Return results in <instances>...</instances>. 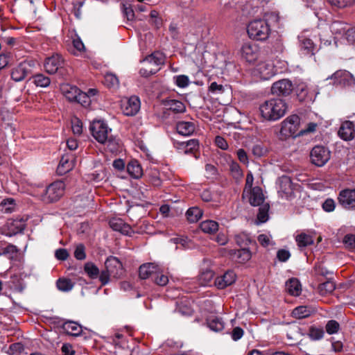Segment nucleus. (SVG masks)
Listing matches in <instances>:
<instances>
[{
	"instance_id": "1",
	"label": "nucleus",
	"mask_w": 355,
	"mask_h": 355,
	"mask_svg": "<svg viewBox=\"0 0 355 355\" xmlns=\"http://www.w3.org/2000/svg\"><path fill=\"white\" fill-rule=\"evenodd\" d=\"M94 138L99 143L107 145L110 151L118 149L119 141L112 135V129L103 121H94L89 126Z\"/></svg>"
},
{
	"instance_id": "2",
	"label": "nucleus",
	"mask_w": 355,
	"mask_h": 355,
	"mask_svg": "<svg viewBox=\"0 0 355 355\" xmlns=\"http://www.w3.org/2000/svg\"><path fill=\"white\" fill-rule=\"evenodd\" d=\"M286 110V103L284 100L279 98L267 100L259 106L261 116L270 121H275L283 117Z\"/></svg>"
},
{
	"instance_id": "3",
	"label": "nucleus",
	"mask_w": 355,
	"mask_h": 355,
	"mask_svg": "<svg viewBox=\"0 0 355 355\" xmlns=\"http://www.w3.org/2000/svg\"><path fill=\"white\" fill-rule=\"evenodd\" d=\"M245 31L250 38L257 41H265L268 38L271 32L268 21L263 19H256L251 21Z\"/></svg>"
},
{
	"instance_id": "4",
	"label": "nucleus",
	"mask_w": 355,
	"mask_h": 355,
	"mask_svg": "<svg viewBox=\"0 0 355 355\" xmlns=\"http://www.w3.org/2000/svg\"><path fill=\"white\" fill-rule=\"evenodd\" d=\"M105 270L100 275V281L102 286L109 282L110 277H119L123 272V266L121 261L115 257L110 256L105 262Z\"/></svg>"
},
{
	"instance_id": "5",
	"label": "nucleus",
	"mask_w": 355,
	"mask_h": 355,
	"mask_svg": "<svg viewBox=\"0 0 355 355\" xmlns=\"http://www.w3.org/2000/svg\"><path fill=\"white\" fill-rule=\"evenodd\" d=\"M248 70L254 81L269 80L275 74L272 66L263 62H258Z\"/></svg>"
},
{
	"instance_id": "6",
	"label": "nucleus",
	"mask_w": 355,
	"mask_h": 355,
	"mask_svg": "<svg viewBox=\"0 0 355 355\" xmlns=\"http://www.w3.org/2000/svg\"><path fill=\"white\" fill-rule=\"evenodd\" d=\"M300 117L293 114L286 118L282 123L280 129L282 135L286 137H295L299 135L297 132L300 125Z\"/></svg>"
},
{
	"instance_id": "7",
	"label": "nucleus",
	"mask_w": 355,
	"mask_h": 355,
	"mask_svg": "<svg viewBox=\"0 0 355 355\" xmlns=\"http://www.w3.org/2000/svg\"><path fill=\"white\" fill-rule=\"evenodd\" d=\"M330 157L331 152L328 148L321 145L314 146L310 153L311 163L319 167L323 166L330 159Z\"/></svg>"
},
{
	"instance_id": "8",
	"label": "nucleus",
	"mask_w": 355,
	"mask_h": 355,
	"mask_svg": "<svg viewBox=\"0 0 355 355\" xmlns=\"http://www.w3.org/2000/svg\"><path fill=\"white\" fill-rule=\"evenodd\" d=\"M65 184L62 181L51 184L45 190L43 200L47 203L58 201L64 194Z\"/></svg>"
},
{
	"instance_id": "9",
	"label": "nucleus",
	"mask_w": 355,
	"mask_h": 355,
	"mask_svg": "<svg viewBox=\"0 0 355 355\" xmlns=\"http://www.w3.org/2000/svg\"><path fill=\"white\" fill-rule=\"evenodd\" d=\"M35 61L25 60L14 67L10 72L11 78L15 82L22 81L28 75L32 73Z\"/></svg>"
},
{
	"instance_id": "10",
	"label": "nucleus",
	"mask_w": 355,
	"mask_h": 355,
	"mask_svg": "<svg viewBox=\"0 0 355 355\" xmlns=\"http://www.w3.org/2000/svg\"><path fill=\"white\" fill-rule=\"evenodd\" d=\"M333 81V85L340 87H349L354 85L355 79L352 74L346 70H338L327 78Z\"/></svg>"
},
{
	"instance_id": "11",
	"label": "nucleus",
	"mask_w": 355,
	"mask_h": 355,
	"mask_svg": "<svg viewBox=\"0 0 355 355\" xmlns=\"http://www.w3.org/2000/svg\"><path fill=\"white\" fill-rule=\"evenodd\" d=\"M339 205L346 210H355V188L341 190L337 198Z\"/></svg>"
},
{
	"instance_id": "12",
	"label": "nucleus",
	"mask_w": 355,
	"mask_h": 355,
	"mask_svg": "<svg viewBox=\"0 0 355 355\" xmlns=\"http://www.w3.org/2000/svg\"><path fill=\"white\" fill-rule=\"evenodd\" d=\"M293 89V83L288 79H282L274 83L271 87L272 94L287 96L291 94Z\"/></svg>"
},
{
	"instance_id": "13",
	"label": "nucleus",
	"mask_w": 355,
	"mask_h": 355,
	"mask_svg": "<svg viewBox=\"0 0 355 355\" xmlns=\"http://www.w3.org/2000/svg\"><path fill=\"white\" fill-rule=\"evenodd\" d=\"M140 100L136 96L125 100L121 105V110L123 114L132 116L136 115L140 110Z\"/></svg>"
},
{
	"instance_id": "14",
	"label": "nucleus",
	"mask_w": 355,
	"mask_h": 355,
	"mask_svg": "<svg viewBox=\"0 0 355 355\" xmlns=\"http://www.w3.org/2000/svg\"><path fill=\"white\" fill-rule=\"evenodd\" d=\"M248 190V200L249 203L253 207H258L264 203L265 196L263 193L262 189L259 186H255L253 188Z\"/></svg>"
},
{
	"instance_id": "15",
	"label": "nucleus",
	"mask_w": 355,
	"mask_h": 355,
	"mask_svg": "<svg viewBox=\"0 0 355 355\" xmlns=\"http://www.w3.org/2000/svg\"><path fill=\"white\" fill-rule=\"evenodd\" d=\"M64 64V60L61 55L56 54L46 58L44 67L46 71L50 74L55 73L59 69H62Z\"/></svg>"
},
{
	"instance_id": "16",
	"label": "nucleus",
	"mask_w": 355,
	"mask_h": 355,
	"mask_svg": "<svg viewBox=\"0 0 355 355\" xmlns=\"http://www.w3.org/2000/svg\"><path fill=\"white\" fill-rule=\"evenodd\" d=\"M27 220L28 216L17 217L15 219L9 220L7 223L9 236L22 232L26 227Z\"/></svg>"
},
{
	"instance_id": "17",
	"label": "nucleus",
	"mask_w": 355,
	"mask_h": 355,
	"mask_svg": "<svg viewBox=\"0 0 355 355\" xmlns=\"http://www.w3.org/2000/svg\"><path fill=\"white\" fill-rule=\"evenodd\" d=\"M109 225L110 227L116 232H119L122 234L131 236L135 232L132 230L131 226L125 223L121 218H113L110 220Z\"/></svg>"
},
{
	"instance_id": "18",
	"label": "nucleus",
	"mask_w": 355,
	"mask_h": 355,
	"mask_svg": "<svg viewBox=\"0 0 355 355\" xmlns=\"http://www.w3.org/2000/svg\"><path fill=\"white\" fill-rule=\"evenodd\" d=\"M338 133L339 137L345 141L353 139L355 134L354 123L350 121L343 122Z\"/></svg>"
},
{
	"instance_id": "19",
	"label": "nucleus",
	"mask_w": 355,
	"mask_h": 355,
	"mask_svg": "<svg viewBox=\"0 0 355 355\" xmlns=\"http://www.w3.org/2000/svg\"><path fill=\"white\" fill-rule=\"evenodd\" d=\"M277 183L279 187V193H282L286 198H288L293 194V184L290 177L282 175L279 178Z\"/></svg>"
},
{
	"instance_id": "20",
	"label": "nucleus",
	"mask_w": 355,
	"mask_h": 355,
	"mask_svg": "<svg viewBox=\"0 0 355 355\" xmlns=\"http://www.w3.org/2000/svg\"><path fill=\"white\" fill-rule=\"evenodd\" d=\"M164 61L165 56L159 51L153 53L151 55L146 56L143 60L144 63L153 68H159V66L164 64Z\"/></svg>"
},
{
	"instance_id": "21",
	"label": "nucleus",
	"mask_w": 355,
	"mask_h": 355,
	"mask_svg": "<svg viewBox=\"0 0 355 355\" xmlns=\"http://www.w3.org/2000/svg\"><path fill=\"white\" fill-rule=\"evenodd\" d=\"M259 56V53L257 50H253L250 45H245V73H249V69L255 67L254 63Z\"/></svg>"
},
{
	"instance_id": "22",
	"label": "nucleus",
	"mask_w": 355,
	"mask_h": 355,
	"mask_svg": "<svg viewBox=\"0 0 355 355\" xmlns=\"http://www.w3.org/2000/svg\"><path fill=\"white\" fill-rule=\"evenodd\" d=\"M236 275L233 271H227L223 276L215 279V285L219 289H223L235 282Z\"/></svg>"
},
{
	"instance_id": "23",
	"label": "nucleus",
	"mask_w": 355,
	"mask_h": 355,
	"mask_svg": "<svg viewBox=\"0 0 355 355\" xmlns=\"http://www.w3.org/2000/svg\"><path fill=\"white\" fill-rule=\"evenodd\" d=\"M227 162L232 177L236 182H241L243 173L240 165L236 162L232 160L230 157H228Z\"/></svg>"
},
{
	"instance_id": "24",
	"label": "nucleus",
	"mask_w": 355,
	"mask_h": 355,
	"mask_svg": "<svg viewBox=\"0 0 355 355\" xmlns=\"http://www.w3.org/2000/svg\"><path fill=\"white\" fill-rule=\"evenodd\" d=\"M61 327L66 334L73 336H78L82 333V327L74 321H66Z\"/></svg>"
},
{
	"instance_id": "25",
	"label": "nucleus",
	"mask_w": 355,
	"mask_h": 355,
	"mask_svg": "<svg viewBox=\"0 0 355 355\" xmlns=\"http://www.w3.org/2000/svg\"><path fill=\"white\" fill-rule=\"evenodd\" d=\"M196 129L195 124L189 121H179L176 124L177 132L183 136L191 135Z\"/></svg>"
},
{
	"instance_id": "26",
	"label": "nucleus",
	"mask_w": 355,
	"mask_h": 355,
	"mask_svg": "<svg viewBox=\"0 0 355 355\" xmlns=\"http://www.w3.org/2000/svg\"><path fill=\"white\" fill-rule=\"evenodd\" d=\"M157 266L153 263H147L141 265L139 269V275L141 279H146L151 277L153 278Z\"/></svg>"
},
{
	"instance_id": "27",
	"label": "nucleus",
	"mask_w": 355,
	"mask_h": 355,
	"mask_svg": "<svg viewBox=\"0 0 355 355\" xmlns=\"http://www.w3.org/2000/svg\"><path fill=\"white\" fill-rule=\"evenodd\" d=\"M199 143L197 139H190L186 142L177 143L176 148L181 150L184 154L193 153L198 148Z\"/></svg>"
},
{
	"instance_id": "28",
	"label": "nucleus",
	"mask_w": 355,
	"mask_h": 355,
	"mask_svg": "<svg viewBox=\"0 0 355 355\" xmlns=\"http://www.w3.org/2000/svg\"><path fill=\"white\" fill-rule=\"evenodd\" d=\"M315 312V310L312 306H299L293 309L292 314L295 318L302 319L309 317Z\"/></svg>"
},
{
	"instance_id": "29",
	"label": "nucleus",
	"mask_w": 355,
	"mask_h": 355,
	"mask_svg": "<svg viewBox=\"0 0 355 355\" xmlns=\"http://www.w3.org/2000/svg\"><path fill=\"white\" fill-rule=\"evenodd\" d=\"M287 292L293 296H299L301 293V284L296 278L290 279L286 284Z\"/></svg>"
},
{
	"instance_id": "30",
	"label": "nucleus",
	"mask_w": 355,
	"mask_h": 355,
	"mask_svg": "<svg viewBox=\"0 0 355 355\" xmlns=\"http://www.w3.org/2000/svg\"><path fill=\"white\" fill-rule=\"evenodd\" d=\"M61 89L64 96L69 101H75L80 91L77 87L70 85H64L62 86Z\"/></svg>"
},
{
	"instance_id": "31",
	"label": "nucleus",
	"mask_w": 355,
	"mask_h": 355,
	"mask_svg": "<svg viewBox=\"0 0 355 355\" xmlns=\"http://www.w3.org/2000/svg\"><path fill=\"white\" fill-rule=\"evenodd\" d=\"M295 241L300 248H303L311 245L314 243L313 236L304 232H302L297 234L295 236Z\"/></svg>"
},
{
	"instance_id": "32",
	"label": "nucleus",
	"mask_w": 355,
	"mask_h": 355,
	"mask_svg": "<svg viewBox=\"0 0 355 355\" xmlns=\"http://www.w3.org/2000/svg\"><path fill=\"white\" fill-rule=\"evenodd\" d=\"M73 167L72 162L69 161L68 155H64L61 157L60 163L57 168V173L62 175L69 172Z\"/></svg>"
},
{
	"instance_id": "33",
	"label": "nucleus",
	"mask_w": 355,
	"mask_h": 355,
	"mask_svg": "<svg viewBox=\"0 0 355 355\" xmlns=\"http://www.w3.org/2000/svg\"><path fill=\"white\" fill-rule=\"evenodd\" d=\"M315 45L311 39L305 38L302 40L300 44V51L302 54L313 55L315 54Z\"/></svg>"
},
{
	"instance_id": "34",
	"label": "nucleus",
	"mask_w": 355,
	"mask_h": 355,
	"mask_svg": "<svg viewBox=\"0 0 355 355\" xmlns=\"http://www.w3.org/2000/svg\"><path fill=\"white\" fill-rule=\"evenodd\" d=\"M166 105L168 106V110L175 113H183L186 111L184 104L182 101L178 100L170 99L166 102Z\"/></svg>"
},
{
	"instance_id": "35",
	"label": "nucleus",
	"mask_w": 355,
	"mask_h": 355,
	"mask_svg": "<svg viewBox=\"0 0 355 355\" xmlns=\"http://www.w3.org/2000/svg\"><path fill=\"white\" fill-rule=\"evenodd\" d=\"M127 171L134 178H139L142 175V168L137 161L130 162L127 166Z\"/></svg>"
},
{
	"instance_id": "36",
	"label": "nucleus",
	"mask_w": 355,
	"mask_h": 355,
	"mask_svg": "<svg viewBox=\"0 0 355 355\" xmlns=\"http://www.w3.org/2000/svg\"><path fill=\"white\" fill-rule=\"evenodd\" d=\"M269 209H270V205L268 202L259 206V211H258L257 216V220L259 223H264L268 220Z\"/></svg>"
},
{
	"instance_id": "37",
	"label": "nucleus",
	"mask_w": 355,
	"mask_h": 355,
	"mask_svg": "<svg viewBox=\"0 0 355 355\" xmlns=\"http://www.w3.org/2000/svg\"><path fill=\"white\" fill-rule=\"evenodd\" d=\"M335 288L336 284L331 278L328 279L325 282L320 284L318 286L319 292L322 295L332 293Z\"/></svg>"
},
{
	"instance_id": "38",
	"label": "nucleus",
	"mask_w": 355,
	"mask_h": 355,
	"mask_svg": "<svg viewBox=\"0 0 355 355\" xmlns=\"http://www.w3.org/2000/svg\"><path fill=\"white\" fill-rule=\"evenodd\" d=\"M201 230L207 234H214L218 229V224L214 220H205L200 225Z\"/></svg>"
},
{
	"instance_id": "39",
	"label": "nucleus",
	"mask_w": 355,
	"mask_h": 355,
	"mask_svg": "<svg viewBox=\"0 0 355 355\" xmlns=\"http://www.w3.org/2000/svg\"><path fill=\"white\" fill-rule=\"evenodd\" d=\"M84 270L88 276L92 279L100 277V272L98 267L92 262H87L85 264Z\"/></svg>"
},
{
	"instance_id": "40",
	"label": "nucleus",
	"mask_w": 355,
	"mask_h": 355,
	"mask_svg": "<svg viewBox=\"0 0 355 355\" xmlns=\"http://www.w3.org/2000/svg\"><path fill=\"white\" fill-rule=\"evenodd\" d=\"M324 331L322 327L311 326L309 327L308 336L312 340H319L324 337Z\"/></svg>"
},
{
	"instance_id": "41",
	"label": "nucleus",
	"mask_w": 355,
	"mask_h": 355,
	"mask_svg": "<svg viewBox=\"0 0 355 355\" xmlns=\"http://www.w3.org/2000/svg\"><path fill=\"white\" fill-rule=\"evenodd\" d=\"M186 216L190 223H196L202 216V211L198 207H191L187 210Z\"/></svg>"
},
{
	"instance_id": "42",
	"label": "nucleus",
	"mask_w": 355,
	"mask_h": 355,
	"mask_svg": "<svg viewBox=\"0 0 355 355\" xmlns=\"http://www.w3.org/2000/svg\"><path fill=\"white\" fill-rule=\"evenodd\" d=\"M32 78H33V82L37 87H46L51 83L50 78L42 73L35 74Z\"/></svg>"
},
{
	"instance_id": "43",
	"label": "nucleus",
	"mask_w": 355,
	"mask_h": 355,
	"mask_svg": "<svg viewBox=\"0 0 355 355\" xmlns=\"http://www.w3.org/2000/svg\"><path fill=\"white\" fill-rule=\"evenodd\" d=\"M152 279L157 285L161 286H166L168 282V277L164 275L162 271H159L158 268Z\"/></svg>"
},
{
	"instance_id": "44",
	"label": "nucleus",
	"mask_w": 355,
	"mask_h": 355,
	"mask_svg": "<svg viewBox=\"0 0 355 355\" xmlns=\"http://www.w3.org/2000/svg\"><path fill=\"white\" fill-rule=\"evenodd\" d=\"M209 327L214 331H220L224 328V323L221 318H214L208 320Z\"/></svg>"
},
{
	"instance_id": "45",
	"label": "nucleus",
	"mask_w": 355,
	"mask_h": 355,
	"mask_svg": "<svg viewBox=\"0 0 355 355\" xmlns=\"http://www.w3.org/2000/svg\"><path fill=\"white\" fill-rule=\"evenodd\" d=\"M56 286L60 291L67 292L72 289L73 284L70 279H59L56 282Z\"/></svg>"
},
{
	"instance_id": "46",
	"label": "nucleus",
	"mask_w": 355,
	"mask_h": 355,
	"mask_svg": "<svg viewBox=\"0 0 355 355\" xmlns=\"http://www.w3.org/2000/svg\"><path fill=\"white\" fill-rule=\"evenodd\" d=\"M103 82L108 87H116L119 83L118 78L112 73H107L105 75Z\"/></svg>"
},
{
	"instance_id": "47",
	"label": "nucleus",
	"mask_w": 355,
	"mask_h": 355,
	"mask_svg": "<svg viewBox=\"0 0 355 355\" xmlns=\"http://www.w3.org/2000/svg\"><path fill=\"white\" fill-rule=\"evenodd\" d=\"M265 17L266 18L263 19L268 21V24L270 25V27L271 26H278L280 17L277 12H271L266 13Z\"/></svg>"
},
{
	"instance_id": "48",
	"label": "nucleus",
	"mask_w": 355,
	"mask_h": 355,
	"mask_svg": "<svg viewBox=\"0 0 355 355\" xmlns=\"http://www.w3.org/2000/svg\"><path fill=\"white\" fill-rule=\"evenodd\" d=\"M327 334L331 335L336 334L340 329L339 323L335 320H331L327 322L325 326Z\"/></svg>"
},
{
	"instance_id": "49",
	"label": "nucleus",
	"mask_w": 355,
	"mask_h": 355,
	"mask_svg": "<svg viewBox=\"0 0 355 355\" xmlns=\"http://www.w3.org/2000/svg\"><path fill=\"white\" fill-rule=\"evenodd\" d=\"M75 101L78 102L85 107L89 106L92 102L91 98H89V95L86 94V92H83L81 91H80Z\"/></svg>"
},
{
	"instance_id": "50",
	"label": "nucleus",
	"mask_w": 355,
	"mask_h": 355,
	"mask_svg": "<svg viewBox=\"0 0 355 355\" xmlns=\"http://www.w3.org/2000/svg\"><path fill=\"white\" fill-rule=\"evenodd\" d=\"M236 241L237 244L241 247V249L239 250H230L229 251L230 255L232 257V259L237 260L240 259L243 254V251L244 249L241 246L242 241L240 238V236H236Z\"/></svg>"
},
{
	"instance_id": "51",
	"label": "nucleus",
	"mask_w": 355,
	"mask_h": 355,
	"mask_svg": "<svg viewBox=\"0 0 355 355\" xmlns=\"http://www.w3.org/2000/svg\"><path fill=\"white\" fill-rule=\"evenodd\" d=\"M345 33L346 39L350 43H355V26L346 30L345 27L340 28V34Z\"/></svg>"
},
{
	"instance_id": "52",
	"label": "nucleus",
	"mask_w": 355,
	"mask_h": 355,
	"mask_svg": "<svg viewBox=\"0 0 355 355\" xmlns=\"http://www.w3.org/2000/svg\"><path fill=\"white\" fill-rule=\"evenodd\" d=\"M345 246L349 250L355 249V234H348L345 235L343 241Z\"/></svg>"
},
{
	"instance_id": "53",
	"label": "nucleus",
	"mask_w": 355,
	"mask_h": 355,
	"mask_svg": "<svg viewBox=\"0 0 355 355\" xmlns=\"http://www.w3.org/2000/svg\"><path fill=\"white\" fill-rule=\"evenodd\" d=\"M1 210L6 213H10L15 209V203L12 199H7L2 201L0 204Z\"/></svg>"
},
{
	"instance_id": "54",
	"label": "nucleus",
	"mask_w": 355,
	"mask_h": 355,
	"mask_svg": "<svg viewBox=\"0 0 355 355\" xmlns=\"http://www.w3.org/2000/svg\"><path fill=\"white\" fill-rule=\"evenodd\" d=\"M175 83L178 87L184 88L189 85V79L186 75H179L174 77Z\"/></svg>"
},
{
	"instance_id": "55",
	"label": "nucleus",
	"mask_w": 355,
	"mask_h": 355,
	"mask_svg": "<svg viewBox=\"0 0 355 355\" xmlns=\"http://www.w3.org/2000/svg\"><path fill=\"white\" fill-rule=\"evenodd\" d=\"M160 68H153L148 64L139 70V74L145 78H148L153 74H155Z\"/></svg>"
},
{
	"instance_id": "56",
	"label": "nucleus",
	"mask_w": 355,
	"mask_h": 355,
	"mask_svg": "<svg viewBox=\"0 0 355 355\" xmlns=\"http://www.w3.org/2000/svg\"><path fill=\"white\" fill-rule=\"evenodd\" d=\"M322 208L326 212H332L336 208V202L332 198H329L324 201Z\"/></svg>"
},
{
	"instance_id": "57",
	"label": "nucleus",
	"mask_w": 355,
	"mask_h": 355,
	"mask_svg": "<svg viewBox=\"0 0 355 355\" xmlns=\"http://www.w3.org/2000/svg\"><path fill=\"white\" fill-rule=\"evenodd\" d=\"M74 257L78 260H83L85 259V248L83 244L77 245L74 251Z\"/></svg>"
},
{
	"instance_id": "58",
	"label": "nucleus",
	"mask_w": 355,
	"mask_h": 355,
	"mask_svg": "<svg viewBox=\"0 0 355 355\" xmlns=\"http://www.w3.org/2000/svg\"><path fill=\"white\" fill-rule=\"evenodd\" d=\"M318 124L316 123H309L306 128L299 132V135H304L315 132Z\"/></svg>"
},
{
	"instance_id": "59",
	"label": "nucleus",
	"mask_w": 355,
	"mask_h": 355,
	"mask_svg": "<svg viewBox=\"0 0 355 355\" xmlns=\"http://www.w3.org/2000/svg\"><path fill=\"white\" fill-rule=\"evenodd\" d=\"M277 257L279 261L286 262L291 257V253L287 250L280 249L277 252Z\"/></svg>"
},
{
	"instance_id": "60",
	"label": "nucleus",
	"mask_w": 355,
	"mask_h": 355,
	"mask_svg": "<svg viewBox=\"0 0 355 355\" xmlns=\"http://www.w3.org/2000/svg\"><path fill=\"white\" fill-rule=\"evenodd\" d=\"M332 6L342 8L350 5L353 0H327Z\"/></svg>"
},
{
	"instance_id": "61",
	"label": "nucleus",
	"mask_w": 355,
	"mask_h": 355,
	"mask_svg": "<svg viewBox=\"0 0 355 355\" xmlns=\"http://www.w3.org/2000/svg\"><path fill=\"white\" fill-rule=\"evenodd\" d=\"M209 92L213 94H222L224 92V87L216 82H213L209 87Z\"/></svg>"
},
{
	"instance_id": "62",
	"label": "nucleus",
	"mask_w": 355,
	"mask_h": 355,
	"mask_svg": "<svg viewBox=\"0 0 355 355\" xmlns=\"http://www.w3.org/2000/svg\"><path fill=\"white\" fill-rule=\"evenodd\" d=\"M215 144L217 147L222 150H227L228 148L227 141L221 136H216L215 137Z\"/></svg>"
},
{
	"instance_id": "63",
	"label": "nucleus",
	"mask_w": 355,
	"mask_h": 355,
	"mask_svg": "<svg viewBox=\"0 0 355 355\" xmlns=\"http://www.w3.org/2000/svg\"><path fill=\"white\" fill-rule=\"evenodd\" d=\"M55 256L58 259L64 261L69 257V254L66 249L59 248L55 251Z\"/></svg>"
},
{
	"instance_id": "64",
	"label": "nucleus",
	"mask_w": 355,
	"mask_h": 355,
	"mask_svg": "<svg viewBox=\"0 0 355 355\" xmlns=\"http://www.w3.org/2000/svg\"><path fill=\"white\" fill-rule=\"evenodd\" d=\"M114 348H115V351H114L115 355H130V354H131L130 350L128 347L125 348V347H122L119 345H116Z\"/></svg>"
}]
</instances>
